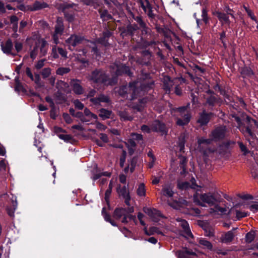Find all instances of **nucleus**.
<instances>
[{
	"mask_svg": "<svg viewBox=\"0 0 258 258\" xmlns=\"http://www.w3.org/2000/svg\"><path fill=\"white\" fill-rule=\"evenodd\" d=\"M240 73L243 78L250 77L253 75V71L250 68L243 67L241 68Z\"/></svg>",
	"mask_w": 258,
	"mask_h": 258,
	"instance_id": "27",
	"label": "nucleus"
},
{
	"mask_svg": "<svg viewBox=\"0 0 258 258\" xmlns=\"http://www.w3.org/2000/svg\"><path fill=\"white\" fill-rule=\"evenodd\" d=\"M15 47L17 52L20 51L23 48L22 43L19 42H16L15 44Z\"/></svg>",
	"mask_w": 258,
	"mask_h": 258,
	"instance_id": "60",
	"label": "nucleus"
},
{
	"mask_svg": "<svg viewBox=\"0 0 258 258\" xmlns=\"http://www.w3.org/2000/svg\"><path fill=\"white\" fill-rule=\"evenodd\" d=\"M83 40V37L77 35H72L66 40V42L69 49L73 50L77 45L81 43Z\"/></svg>",
	"mask_w": 258,
	"mask_h": 258,
	"instance_id": "10",
	"label": "nucleus"
},
{
	"mask_svg": "<svg viewBox=\"0 0 258 258\" xmlns=\"http://www.w3.org/2000/svg\"><path fill=\"white\" fill-rule=\"evenodd\" d=\"M143 211L155 222H158L160 218L163 217L160 212L155 209L145 207Z\"/></svg>",
	"mask_w": 258,
	"mask_h": 258,
	"instance_id": "11",
	"label": "nucleus"
},
{
	"mask_svg": "<svg viewBox=\"0 0 258 258\" xmlns=\"http://www.w3.org/2000/svg\"><path fill=\"white\" fill-rule=\"evenodd\" d=\"M152 82H145L142 84L139 81L130 83L128 86L125 85L120 87L116 92H118L119 95L125 97L127 94H131V99L136 98L141 91H146L148 88H151Z\"/></svg>",
	"mask_w": 258,
	"mask_h": 258,
	"instance_id": "2",
	"label": "nucleus"
},
{
	"mask_svg": "<svg viewBox=\"0 0 258 258\" xmlns=\"http://www.w3.org/2000/svg\"><path fill=\"white\" fill-rule=\"evenodd\" d=\"M111 35V33L109 31L106 30L103 32V37L98 39V42L103 45H106L107 41L105 39L109 37Z\"/></svg>",
	"mask_w": 258,
	"mask_h": 258,
	"instance_id": "30",
	"label": "nucleus"
},
{
	"mask_svg": "<svg viewBox=\"0 0 258 258\" xmlns=\"http://www.w3.org/2000/svg\"><path fill=\"white\" fill-rule=\"evenodd\" d=\"M137 194L139 197H145L146 188L144 183H142L139 185L137 189Z\"/></svg>",
	"mask_w": 258,
	"mask_h": 258,
	"instance_id": "29",
	"label": "nucleus"
},
{
	"mask_svg": "<svg viewBox=\"0 0 258 258\" xmlns=\"http://www.w3.org/2000/svg\"><path fill=\"white\" fill-rule=\"evenodd\" d=\"M64 30L62 19L58 18L56 21V24L55 26V31L53 35L54 42L57 44L59 42V36H61Z\"/></svg>",
	"mask_w": 258,
	"mask_h": 258,
	"instance_id": "9",
	"label": "nucleus"
},
{
	"mask_svg": "<svg viewBox=\"0 0 258 258\" xmlns=\"http://www.w3.org/2000/svg\"><path fill=\"white\" fill-rule=\"evenodd\" d=\"M18 18L16 16H12L10 18L11 23L16 26V28L18 27Z\"/></svg>",
	"mask_w": 258,
	"mask_h": 258,
	"instance_id": "57",
	"label": "nucleus"
},
{
	"mask_svg": "<svg viewBox=\"0 0 258 258\" xmlns=\"http://www.w3.org/2000/svg\"><path fill=\"white\" fill-rule=\"evenodd\" d=\"M248 209L252 212L255 213L258 211V202H252L248 205Z\"/></svg>",
	"mask_w": 258,
	"mask_h": 258,
	"instance_id": "38",
	"label": "nucleus"
},
{
	"mask_svg": "<svg viewBox=\"0 0 258 258\" xmlns=\"http://www.w3.org/2000/svg\"><path fill=\"white\" fill-rule=\"evenodd\" d=\"M199 243L200 244L203 245L209 249H212V245L211 242L207 240H205V239H200Z\"/></svg>",
	"mask_w": 258,
	"mask_h": 258,
	"instance_id": "39",
	"label": "nucleus"
},
{
	"mask_svg": "<svg viewBox=\"0 0 258 258\" xmlns=\"http://www.w3.org/2000/svg\"><path fill=\"white\" fill-rule=\"evenodd\" d=\"M44 61H45V59H41V60H39L36 64L35 65V68L37 69V70H39L40 69H41L44 65Z\"/></svg>",
	"mask_w": 258,
	"mask_h": 258,
	"instance_id": "58",
	"label": "nucleus"
},
{
	"mask_svg": "<svg viewBox=\"0 0 258 258\" xmlns=\"http://www.w3.org/2000/svg\"><path fill=\"white\" fill-rule=\"evenodd\" d=\"M141 130L145 133H149L150 132L151 129V127H149L148 126L146 125H143L141 127Z\"/></svg>",
	"mask_w": 258,
	"mask_h": 258,
	"instance_id": "64",
	"label": "nucleus"
},
{
	"mask_svg": "<svg viewBox=\"0 0 258 258\" xmlns=\"http://www.w3.org/2000/svg\"><path fill=\"white\" fill-rule=\"evenodd\" d=\"M80 52H81V53H80L79 54H78L77 55H78V56H77V58H78V59H79V60L81 62H82V63H85L87 62V60H86V59H85V58H80V57H79V55H80V56H81L82 54H83V55H85L86 54V53H87V51H86V50L85 49H83V50H82V51H80Z\"/></svg>",
	"mask_w": 258,
	"mask_h": 258,
	"instance_id": "52",
	"label": "nucleus"
},
{
	"mask_svg": "<svg viewBox=\"0 0 258 258\" xmlns=\"http://www.w3.org/2000/svg\"><path fill=\"white\" fill-rule=\"evenodd\" d=\"M99 111L100 113L99 114V115L103 119L109 118L110 117L111 114L112 113V112L111 111H109L104 108L101 109L99 110Z\"/></svg>",
	"mask_w": 258,
	"mask_h": 258,
	"instance_id": "28",
	"label": "nucleus"
},
{
	"mask_svg": "<svg viewBox=\"0 0 258 258\" xmlns=\"http://www.w3.org/2000/svg\"><path fill=\"white\" fill-rule=\"evenodd\" d=\"M1 47L3 51L7 54L11 52L13 48V43L11 40H8L5 43H2Z\"/></svg>",
	"mask_w": 258,
	"mask_h": 258,
	"instance_id": "21",
	"label": "nucleus"
},
{
	"mask_svg": "<svg viewBox=\"0 0 258 258\" xmlns=\"http://www.w3.org/2000/svg\"><path fill=\"white\" fill-rule=\"evenodd\" d=\"M112 188V185L110 182L109 184L108 188L106 190L105 193V200L107 204L109 203V197L111 195Z\"/></svg>",
	"mask_w": 258,
	"mask_h": 258,
	"instance_id": "37",
	"label": "nucleus"
},
{
	"mask_svg": "<svg viewBox=\"0 0 258 258\" xmlns=\"http://www.w3.org/2000/svg\"><path fill=\"white\" fill-rule=\"evenodd\" d=\"M112 72L116 76L111 79L108 78L104 72L101 70H96L91 73L89 77V79L96 84H103V85H113L117 83L116 76L123 73L126 74L131 76L129 67L122 64H114L111 66Z\"/></svg>",
	"mask_w": 258,
	"mask_h": 258,
	"instance_id": "1",
	"label": "nucleus"
},
{
	"mask_svg": "<svg viewBox=\"0 0 258 258\" xmlns=\"http://www.w3.org/2000/svg\"><path fill=\"white\" fill-rule=\"evenodd\" d=\"M215 208L216 212H220L221 213L226 212V209L225 208L221 207L218 205H216Z\"/></svg>",
	"mask_w": 258,
	"mask_h": 258,
	"instance_id": "61",
	"label": "nucleus"
},
{
	"mask_svg": "<svg viewBox=\"0 0 258 258\" xmlns=\"http://www.w3.org/2000/svg\"><path fill=\"white\" fill-rule=\"evenodd\" d=\"M13 206H14V208L13 209H10L9 208H8L7 209L8 214L11 217H13L14 216V212L16 209V205L15 204L14 202H13Z\"/></svg>",
	"mask_w": 258,
	"mask_h": 258,
	"instance_id": "53",
	"label": "nucleus"
},
{
	"mask_svg": "<svg viewBox=\"0 0 258 258\" xmlns=\"http://www.w3.org/2000/svg\"><path fill=\"white\" fill-rule=\"evenodd\" d=\"M164 85L163 88L166 91V92H169L171 88L172 87L173 85V82L172 80L170 79L169 77H165L164 78Z\"/></svg>",
	"mask_w": 258,
	"mask_h": 258,
	"instance_id": "26",
	"label": "nucleus"
},
{
	"mask_svg": "<svg viewBox=\"0 0 258 258\" xmlns=\"http://www.w3.org/2000/svg\"><path fill=\"white\" fill-rule=\"evenodd\" d=\"M15 90L18 92L23 91V87L22 84L21 83L18 77L15 78Z\"/></svg>",
	"mask_w": 258,
	"mask_h": 258,
	"instance_id": "36",
	"label": "nucleus"
},
{
	"mask_svg": "<svg viewBox=\"0 0 258 258\" xmlns=\"http://www.w3.org/2000/svg\"><path fill=\"white\" fill-rule=\"evenodd\" d=\"M224 11L226 12L227 15H230L232 18H234L232 10L228 6H226L224 8Z\"/></svg>",
	"mask_w": 258,
	"mask_h": 258,
	"instance_id": "63",
	"label": "nucleus"
},
{
	"mask_svg": "<svg viewBox=\"0 0 258 258\" xmlns=\"http://www.w3.org/2000/svg\"><path fill=\"white\" fill-rule=\"evenodd\" d=\"M90 101L92 105L95 107L102 106L101 103H109L110 102L109 98L107 96L102 94L99 95L98 97L90 98Z\"/></svg>",
	"mask_w": 258,
	"mask_h": 258,
	"instance_id": "12",
	"label": "nucleus"
},
{
	"mask_svg": "<svg viewBox=\"0 0 258 258\" xmlns=\"http://www.w3.org/2000/svg\"><path fill=\"white\" fill-rule=\"evenodd\" d=\"M202 20L205 24H207L209 22V19L208 17L207 11L206 9H203L202 10Z\"/></svg>",
	"mask_w": 258,
	"mask_h": 258,
	"instance_id": "47",
	"label": "nucleus"
},
{
	"mask_svg": "<svg viewBox=\"0 0 258 258\" xmlns=\"http://www.w3.org/2000/svg\"><path fill=\"white\" fill-rule=\"evenodd\" d=\"M255 234V232L253 231H251L247 233L245 236V241L247 243L251 242L254 239Z\"/></svg>",
	"mask_w": 258,
	"mask_h": 258,
	"instance_id": "32",
	"label": "nucleus"
},
{
	"mask_svg": "<svg viewBox=\"0 0 258 258\" xmlns=\"http://www.w3.org/2000/svg\"><path fill=\"white\" fill-rule=\"evenodd\" d=\"M58 137L66 142H71L72 140V137L70 135L60 134Z\"/></svg>",
	"mask_w": 258,
	"mask_h": 258,
	"instance_id": "44",
	"label": "nucleus"
},
{
	"mask_svg": "<svg viewBox=\"0 0 258 258\" xmlns=\"http://www.w3.org/2000/svg\"><path fill=\"white\" fill-rule=\"evenodd\" d=\"M212 141H213L212 139V138H211L210 139H205L204 138H201L198 139V143L199 145H201L204 144L206 145H209L211 144Z\"/></svg>",
	"mask_w": 258,
	"mask_h": 258,
	"instance_id": "41",
	"label": "nucleus"
},
{
	"mask_svg": "<svg viewBox=\"0 0 258 258\" xmlns=\"http://www.w3.org/2000/svg\"><path fill=\"white\" fill-rule=\"evenodd\" d=\"M45 100L47 102L49 103L50 106L52 109H54L55 105L52 99L49 96H46L45 97Z\"/></svg>",
	"mask_w": 258,
	"mask_h": 258,
	"instance_id": "54",
	"label": "nucleus"
},
{
	"mask_svg": "<svg viewBox=\"0 0 258 258\" xmlns=\"http://www.w3.org/2000/svg\"><path fill=\"white\" fill-rule=\"evenodd\" d=\"M165 124L159 120L154 121L151 125V129L153 131L163 132L165 131Z\"/></svg>",
	"mask_w": 258,
	"mask_h": 258,
	"instance_id": "19",
	"label": "nucleus"
},
{
	"mask_svg": "<svg viewBox=\"0 0 258 258\" xmlns=\"http://www.w3.org/2000/svg\"><path fill=\"white\" fill-rule=\"evenodd\" d=\"M138 25L136 24L130 25L127 27V30L128 32L133 34L134 32L138 29Z\"/></svg>",
	"mask_w": 258,
	"mask_h": 258,
	"instance_id": "48",
	"label": "nucleus"
},
{
	"mask_svg": "<svg viewBox=\"0 0 258 258\" xmlns=\"http://www.w3.org/2000/svg\"><path fill=\"white\" fill-rule=\"evenodd\" d=\"M238 144L241 151L243 152L244 154H246L248 153V150H247L246 146L241 142H238Z\"/></svg>",
	"mask_w": 258,
	"mask_h": 258,
	"instance_id": "55",
	"label": "nucleus"
},
{
	"mask_svg": "<svg viewBox=\"0 0 258 258\" xmlns=\"http://www.w3.org/2000/svg\"><path fill=\"white\" fill-rule=\"evenodd\" d=\"M57 52L63 58L67 57V51L60 47H57L55 46L53 47L52 49V54L54 58H57L59 57Z\"/></svg>",
	"mask_w": 258,
	"mask_h": 258,
	"instance_id": "17",
	"label": "nucleus"
},
{
	"mask_svg": "<svg viewBox=\"0 0 258 258\" xmlns=\"http://www.w3.org/2000/svg\"><path fill=\"white\" fill-rule=\"evenodd\" d=\"M74 104L75 107L80 110L83 109L84 107V104L78 99L74 100Z\"/></svg>",
	"mask_w": 258,
	"mask_h": 258,
	"instance_id": "51",
	"label": "nucleus"
},
{
	"mask_svg": "<svg viewBox=\"0 0 258 258\" xmlns=\"http://www.w3.org/2000/svg\"><path fill=\"white\" fill-rule=\"evenodd\" d=\"M102 214L105 220L107 222H109L111 220L110 215L106 213L105 208H103L102 210Z\"/></svg>",
	"mask_w": 258,
	"mask_h": 258,
	"instance_id": "50",
	"label": "nucleus"
},
{
	"mask_svg": "<svg viewBox=\"0 0 258 258\" xmlns=\"http://www.w3.org/2000/svg\"><path fill=\"white\" fill-rule=\"evenodd\" d=\"M179 142L178 143V146L179 147V150L180 152H183V149H184V136H181L179 138Z\"/></svg>",
	"mask_w": 258,
	"mask_h": 258,
	"instance_id": "45",
	"label": "nucleus"
},
{
	"mask_svg": "<svg viewBox=\"0 0 258 258\" xmlns=\"http://www.w3.org/2000/svg\"><path fill=\"white\" fill-rule=\"evenodd\" d=\"M176 221L179 222V225L183 228V231L186 234L187 236L193 237V235L190 230L188 224L186 221L180 218H177Z\"/></svg>",
	"mask_w": 258,
	"mask_h": 258,
	"instance_id": "16",
	"label": "nucleus"
},
{
	"mask_svg": "<svg viewBox=\"0 0 258 258\" xmlns=\"http://www.w3.org/2000/svg\"><path fill=\"white\" fill-rule=\"evenodd\" d=\"M228 130L225 126H217L211 132L210 137L215 141H220L224 139L227 134Z\"/></svg>",
	"mask_w": 258,
	"mask_h": 258,
	"instance_id": "8",
	"label": "nucleus"
},
{
	"mask_svg": "<svg viewBox=\"0 0 258 258\" xmlns=\"http://www.w3.org/2000/svg\"><path fill=\"white\" fill-rule=\"evenodd\" d=\"M84 114L85 116H86L88 118H91V119H93L94 121H96L97 119V116L92 113L89 109L86 108L84 109Z\"/></svg>",
	"mask_w": 258,
	"mask_h": 258,
	"instance_id": "35",
	"label": "nucleus"
},
{
	"mask_svg": "<svg viewBox=\"0 0 258 258\" xmlns=\"http://www.w3.org/2000/svg\"><path fill=\"white\" fill-rule=\"evenodd\" d=\"M177 186L178 188L180 189H186L188 188L189 187H190V184L187 181L181 182L180 181H178Z\"/></svg>",
	"mask_w": 258,
	"mask_h": 258,
	"instance_id": "40",
	"label": "nucleus"
},
{
	"mask_svg": "<svg viewBox=\"0 0 258 258\" xmlns=\"http://www.w3.org/2000/svg\"><path fill=\"white\" fill-rule=\"evenodd\" d=\"M144 230L145 233L147 235H151L155 234L163 235L162 232L157 227H151L149 230H148L147 227H145Z\"/></svg>",
	"mask_w": 258,
	"mask_h": 258,
	"instance_id": "23",
	"label": "nucleus"
},
{
	"mask_svg": "<svg viewBox=\"0 0 258 258\" xmlns=\"http://www.w3.org/2000/svg\"><path fill=\"white\" fill-rule=\"evenodd\" d=\"M168 205L175 209H178L181 207V202L174 201L173 202L168 201Z\"/></svg>",
	"mask_w": 258,
	"mask_h": 258,
	"instance_id": "42",
	"label": "nucleus"
},
{
	"mask_svg": "<svg viewBox=\"0 0 258 258\" xmlns=\"http://www.w3.org/2000/svg\"><path fill=\"white\" fill-rule=\"evenodd\" d=\"M73 92L78 95L82 94L84 92V89L81 85L79 80H72L70 82Z\"/></svg>",
	"mask_w": 258,
	"mask_h": 258,
	"instance_id": "15",
	"label": "nucleus"
},
{
	"mask_svg": "<svg viewBox=\"0 0 258 258\" xmlns=\"http://www.w3.org/2000/svg\"><path fill=\"white\" fill-rule=\"evenodd\" d=\"M51 74V69L49 68H44L41 72V75L43 78L48 77Z\"/></svg>",
	"mask_w": 258,
	"mask_h": 258,
	"instance_id": "46",
	"label": "nucleus"
},
{
	"mask_svg": "<svg viewBox=\"0 0 258 258\" xmlns=\"http://www.w3.org/2000/svg\"><path fill=\"white\" fill-rule=\"evenodd\" d=\"M248 215L249 214L247 212H242L239 210L236 211V216L238 219L247 217Z\"/></svg>",
	"mask_w": 258,
	"mask_h": 258,
	"instance_id": "49",
	"label": "nucleus"
},
{
	"mask_svg": "<svg viewBox=\"0 0 258 258\" xmlns=\"http://www.w3.org/2000/svg\"><path fill=\"white\" fill-rule=\"evenodd\" d=\"M246 12L247 13V15L248 16L250 17V18L256 22V23H257V21H256V18L255 17V16L254 15V14L252 12V11L251 10H246Z\"/></svg>",
	"mask_w": 258,
	"mask_h": 258,
	"instance_id": "62",
	"label": "nucleus"
},
{
	"mask_svg": "<svg viewBox=\"0 0 258 258\" xmlns=\"http://www.w3.org/2000/svg\"><path fill=\"white\" fill-rule=\"evenodd\" d=\"M126 144L128 147L129 153L132 154L134 152V148L136 146V142L133 139H129Z\"/></svg>",
	"mask_w": 258,
	"mask_h": 258,
	"instance_id": "31",
	"label": "nucleus"
},
{
	"mask_svg": "<svg viewBox=\"0 0 258 258\" xmlns=\"http://www.w3.org/2000/svg\"><path fill=\"white\" fill-rule=\"evenodd\" d=\"M70 69L69 68H59L56 71V73L59 75H63L69 73Z\"/></svg>",
	"mask_w": 258,
	"mask_h": 258,
	"instance_id": "43",
	"label": "nucleus"
},
{
	"mask_svg": "<svg viewBox=\"0 0 258 258\" xmlns=\"http://www.w3.org/2000/svg\"><path fill=\"white\" fill-rule=\"evenodd\" d=\"M119 116L122 120L126 121V120H131L133 119V117L130 116L128 113L125 111H121L119 112Z\"/></svg>",
	"mask_w": 258,
	"mask_h": 258,
	"instance_id": "33",
	"label": "nucleus"
},
{
	"mask_svg": "<svg viewBox=\"0 0 258 258\" xmlns=\"http://www.w3.org/2000/svg\"><path fill=\"white\" fill-rule=\"evenodd\" d=\"M100 14L101 18L103 21H107L112 19L111 15L106 10L100 11Z\"/></svg>",
	"mask_w": 258,
	"mask_h": 258,
	"instance_id": "34",
	"label": "nucleus"
},
{
	"mask_svg": "<svg viewBox=\"0 0 258 258\" xmlns=\"http://www.w3.org/2000/svg\"><path fill=\"white\" fill-rule=\"evenodd\" d=\"M133 212V207L129 208L128 211L124 208H117L114 211L113 217L118 220L122 217L121 222L124 224H126L128 222V219L135 222L136 221V216L129 214L130 213Z\"/></svg>",
	"mask_w": 258,
	"mask_h": 258,
	"instance_id": "7",
	"label": "nucleus"
},
{
	"mask_svg": "<svg viewBox=\"0 0 258 258\" xmlns=\"http://www.w3.org/2000/svg\"><path fill=\"white\" fill-rule=\"evenodd\" d=\"M216 15L219 20L221 23L222 25H223L225 24L227 25L230 24V21L229 17L226 14L217 12H216Z\"/></svg>",
	"mask_w": 258,
	"mask_h": 258,
	"instance_id": "20",
	"label": "nucleus"
},
{
	"mask_svg": "<svg viewBox=\"0 0 258 258\" xmlns=\"http://www.w3.org/2000/svg\"><path fill=\"white\" fill-rule=\"evenodd\" d=\"M194 201L197 205L202 207L205 206V204L209 206H214L217 203L220 202L219 196L215 192H208L205 194H196L194 196Z\"/></svg>",
	"mask_w": 258,
	"mask_h": 258,
	"instance_id": "5",
	"label": "nucleus"
},
{
	"mask_svg": "<svg viewBox=\"0 0 258 258\" xmlns=\"http://www.w3.org/2000/svg\"><path fill=\"white\" fill-rule=\"evenodd\" d=\"M187 108L188 105L172 110L171 113L176 117V124L178 125L183 126L190 121L191 115Z\"/></svg>",
	"mask_w": 258,
	"mask_h": 258,
	"instance_id": "6",
	"label": "nucleus"
},
{
	"mask_svg": "<svg viewBox=\"0 0 258 258\" xmlns=\"http://www.w3.org/2000/svg\"><path fill=\"white\" fill-rule=\"evenodd\" d=\"M140 6L142 7L144 12L147 14L149 17H153L152 8L148 0H139Z\"/></svg>",
	"mask_w": 258,
	"mask_h": 258,
	"instance_id": "14",
	"label": "nucleus"
},
{
	"mask_svg": "<svg viewBox=\"0 0 258 258\" xmlns=\"http://www.w3.org/2000/svg\"><path fill=\"white\" fill-rule=\"evenodd\" d=\"M133 139L135 140L140 141H142L143 137L142 135L139 134H132Z\"/></svg>",
	"mask_w": 258,
	"mask_h": 258,
	"instance_id": "59",
	"label": "nucleus"
},
{
	"mask_svg": "<svg viewBox=\"0 0 258 258\" xmlns=\"http://www.w3.org/2000/svg\"><path fill=\"white\" fill-rule=\"evenodd\" d=\"M234 236L233 232L232 231H229L222 235L220 241L223 243H229L233 240Z\"/></svg>",
	"mask_w": 258,
	"mask_h": 258,
	"instance_id": "18",
	"label": "nucleus"
},
{
	"mask_svg": "<svg viewBox=\"0 0 258 258\" xmlns=\"http://www.w3.org/2000/svg\"><path fill=\"white\" fill-rule=\"evenodd\" d=\"M212 115V113H206L204 111L198 119V122L201 125H205L208 123Z\"/></svg>",
	"mask_w": 258,
	"mask_h": 258,
	"instance_id": "22",
	"label": "nucleus"
},
{
	"mask_svg": "<svg viewBox=\"0 0 258 258\" xmlns=\"http://www.w3.org/2000/svg\"><path fill=\"white\" fill-rule=\"evenodd\" d=\"M236 120L239 125L240 131L244 135L250 144H251L252 142L251 141V140H253V142L255 141L256 142L258 141V139L256 138V136L253 133L254 128H257L258 126L257 122L254 119L249 117H247L246 122L247 125L246 126H242L240 125V119L239 117H236Z\"/></svg>",
	"mask_w": 258,
	"mask_h": 258,
	"instance_id": "3",
	"label": "nucleus"
},
{
	"mask_svg": "<svg viewBox=\"0 0 258 258\" xmlns=\"http://www.w3.org/2000/svg\"><path fill=\"white\" fill-rule=\"evenodd\" d=\"M47 7V5L45 3H41L39 2H35L32 5L30 6L28 9L34 11L39 10L42 8H45Z\"/></svg>",
	"mask_w": 258,
	"mask_h": 258,
	"instance_id": "24",
	"label": "nucleus"
},
{
	"mask_svg": "<svg viewBox=\"0 0 258 258\" xmlns=\"http://www.w3.org/2000/svg\"><path fill=\"white\" fill-rule=\"evenodd\" d=\"M32 41L35 42V46L30 53V57L32 59H34L38 55L39 49L40 50V57L44 56L47 51L46 41L41 39L37 34H35L32 37L27 39L28 43Z\"/></svg>",
	"mask_w": 258,
	"mask_h": 258,
	"instance_id": "4",
	"label": "nucleus"
},
{
	"mask_svg": "<svg viewBox=\"0 0 258 258\" xmlns=\"http://www.w3.org/2000/svg\"><path fill=\"white\" fill-rule=\"evenodd\" d=\"M117 192L119 196H122L124 199L126 205L130 206L131 197L126 187L125 186H123V187L119 186L117 189Z\"/></svg>",
	"mask_w": 258,
	"mask_h": 258,
	"instance_id": "13",
	"label": "nucleus"
},
{
	"mask_svg": "<svg viewBox=\"0 0 258 258\" xmlns=\"http://www.w3.org/2000/svg\"><path fill=\"white\" fill-rule=\"evenodd\" d=\"M62 116L67 123H71L72 122V119L69 114L63 113Z\"/></svg>",
	"mask_w": 258,
	"mask_h": 258,
	"instance_id": "56",
	"label": "nucleus"
},
{
	"mask_svg": "<svg viewBox=\"0 0 258 258\" xmlns=\"http://www.w3.org/2000/svg\"><path fill=\"white\" fill-rule=\"evenodd\" d=\"M173 187L171 185H165L163 186L162 194L163 196L172 197L173 195Z\"/></svg>",
	"mask_w": 258,
	"mask_h": 258,
	"instance_id": "25",
	"label": "nucleus"
}]
</instances>
